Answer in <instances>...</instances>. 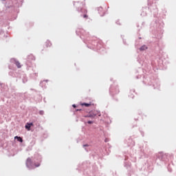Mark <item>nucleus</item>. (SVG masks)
Returning a JSON list of instances; mask_svg holds the SVG:
<instances>
[{
  "instance_id": "obj_1",
  "label": "nucleus",
  "mask_w": 176,
  "mask_h": 176,
  "mask_svg": "<svg viewBox=\"0 0 176 176\" xmlns=\"http://www.w3.org/2000/svg\"><path fill=\"white\" fill-rule=\"evenodd\" d=\"M98 10L100 14L104 15V11L103 8L100 7V8H98Z\"/></svg>"
},
{
  "instance_id": "obj_2",
  "label": "nucleus",
  "mask_w": 176,
  "mask_h": 176,
  "mask_svg": "<svg viewBox=\"0 0 176 176\" xmlns=\"http://www.w3.org/2000/svg\"><path fill=\"white\" fill-rule=\"evenodd\" d=\"M32 165V159L31 158H28L26 160V166H30Z\"/></svg>"
},
{
  "instance_id": "obj_3",
  "label": "nucleus",
  "mask_w": 176,
  "mask_h": 176,
  "mask_svg": "<svg viewBox=\"0 0 176 176\" xmlns=\"http://www.w3.org/2000/svg\"><path fill=\"white\" fill-rule=\"evenodd\" d=\"M31 126H33V123H27L25 128L28 131L30 130Z\"/></svg>"
},
{
  "instance_id": "obj_4",
  "label": "nucleus",
  "mask_w": 176,
  "mask_h": 176,
  "mask_svg": "<svg viewBox=\"0 0 176 176\" xmlns=\"http://www.w3.org/2000/svg\"><path fill=\"white\" fill-rule=\"evenodd\" d=\"M81 106L85 107H89L91 106V103H82Z\"/></svg>"
},
{
  "instance_id": "obj_5",
  "label": "nucleus",
  "mask_w": 176,
  "mask_h": 176,
  "mask_svg": "<svg viewBox=\"0 0 176 176\" xmlns=\"http://www.w3.org/2000/svg\"><path fill=\"white\" fill-rule=\"evenodd\" d=\"M17 140L18 142L22 143L23 142V139L21 137L19 136H15L14 137V140Z\"/></svg>"
},
{
  "instance_id": "obj_6",
  "label": "nucleus",
  "mask_w": 176,
  "mask_h": 176,
  "mask_svg": "<svg viewBox=\"0 0 176 176\" xmlns=\"http://www.w3.org/2000/svg\"><path fill=\"white\" fill-rule=\"evenodd\" d=\"M14 64L17 67V68H21V63L19 61L16 60L14 62Z\"/></svg>"
},
{
  "instance_id": "obj_7",
  "label": "nucleus",
  "mask_w": 176,
  "mask_h": 176,
  "mask_svg": "<svg viewBox=\"0 0 176 176\" xmlns=\"http://www.w3.org/2000/svg\"><path fill=\"white\" fill-rule=\"evenodd\" d=\"M148 49V47L146 45H143L140 48V51H144Z\"/></svg>"
},
{
  "instance_id": "obj_8",
  "label": "nucleus",
  "mask_w": 176,
  "mask_h": 176,
  "mask_svg": "<svg viewBox=\"0 0 176 176\" xmlns=\"http://www.w3.org/2000/svg\"><path fill=\"white\" fill-rule=\"evenodd\" d=\"M52 45V43L50 41H47L46 42V47H50Z\"/></svg>"
},
{
  "instance_id": "obj_9",
  "label": "nucleus",
  "mask_w": 176,
  "mask_h": 176,
  "mask_svg": "<svg viewBox=\"0 0 176 176\" xmlns=\"http://www.w3.org/2000/svg\"><path fill=\"white\" fill-rule=\"evenodd\" d=\"M39 114H40L41 116H43V115H44V111H39Z\"/></svg>"
},
{
  "instance_id": "obj_10",
  "label": "nucleus",
  "mask_w": 176,
  "mask_h": 176,
  "mask_svg": "<svg viewBox=\"0 0 176 176\" xmlns=\"http://www.w3.org/2000/svg\"><path fill=\"white\" fill-rule=\"evenodd\" d=\"M93 123H94L93 121H88V124H92Z\"/></svg>"
},
{
  "instance_id": "obj_11",
  "label": "nucleus",
  "mask_w": 176,
  "mask_h": 176,
  "mask_svg": "<svg viewBox=\"0 0 176 176\" xmlns=\"http://www.w3.org/2000/svg\"><path fill=\"white\" fill-rule=\"evenodd\" d=\"M83 17H84V18H87V17H88V16H87V15H86V14H85V15L83 16Z\"/></svg>"
},
{
  "instance_id": "obj_12",
  "label": "nucleus",
  "mask_w": 176,
  "mask_h": 176,
  "mask_svg": "<svg viewBox=\"0 0 176 176\" xmlns=\"http://www.w3.org/2000/svg\"><path fill=\"white\" fill-rule=\"evenodd\" d=\"M72 107H73L74 108H76V104H73Z\"/></svg>"
},
{
  "instance_id": "obj_13",
  "label": "nucleus",
  "mask_w": 176,
  "mask_h": 176,
  "mask_svg": "<svg viewBox=\"0 0 176 176\" xmlns=\"http://www.w3.org/2000/svg\"><path fill=\"white\" fill-rule=\"evenodd\" d=\"M39 166H40V164L36 165V167H39Z\"/></svg>"
},
{
  "instance_id": "obj_14",
  "label": "nucleus",
  "mask_w": 176,
  "mask_h": 176,
  "mask_svg": "<svg viewBox=\"0 0 176 176\" xmlns=\"http://www.w3.org/2000/svg\"><path fill=\"white\" fill-rule=\"evenodd\" d=\"M84 146L85 147V146H88V144H85V145H84Z\"/></svg>"
}]
</instances>
